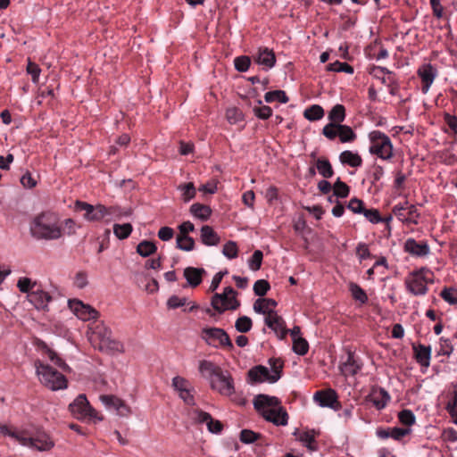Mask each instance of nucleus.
<instances>
[{"mask_svg": "<svg viewBox=\"0 0 457 457\" xmlns=\"http://www.w3.org/2000/svg\"><path fill=\"white\" fill-rule=\"evenodd\" d=\"M212 390L218 391L220 395L229 396L235 393L234 381L228 371H221L210 384Z\"/></svg>", "mask_w": 457, "mask_h": 457, "instance_id": "obj_13", "label": "nucleus"}, {"mask_svg": "<svg viewBox=\"0 0 457 457\" xmlns=\"http://www.w3.org/2000/svg\"><path fill=\"white\" fill-rule=\"evenodd\" d=\"M316 168L319 173L325 179H329L333 176L334 170L328 159L319 158L316 161Z\"/></svg>", "mask_w": 457, "mask_h": 457, "instance_id": "obj_36", "label": "nucleus"}, {"mask_svg": "<svg viewBox=\"0 0 457 457\" xmlns=\"http://www.w3.org/2000/svg\"><path fill=\"white\" fill-rule=\"evenodd\" d=\"M237 292L231 287L224 288L222 294L216 293L212 298V306L219 313L228 310H237L240 303L237 299Z\"/></svg>", "mask_w": 457, "mask_h": 457, "instance_id": "obj_7", "label": "nucleus"}, {"mask_svg": "<svg viewBox=\"0 0 457 457\" xmlns=\"http://www.w3.org/2000/svg\"><path fill=\"white\" fill-rule=\"evenodd\" d=\"M264 321L265 324L277 334L279 339L286 338L288 333V330L286 328V322L281 316L278 315L277 312L270 316H266Z\"/></svg>", "mask_w": 457, "mask_h": 457, "instance_id": "obj_19", "label": "nucleus"}, {"mask_svg": "<svg viewBox=\"0 0 457 457\" xmlns=\"http://www.w3.org/2000/svg\"><path fill=\"white\" fill-rule=\"evenodd\" d=\"M253 406L265 420L276 426H286L288 422V414L276 396L259 395L253 400Z\"/></svg>", "mask_w": 457, "mask_h": 457, "instance_id": "obj_2", "label": "nucleus"}, {"mask_svg": "<svg viewBox=\"0 0 457 457\" xmlns=\"http://www.w3.org/2000/svg\"><path fill=\"white\" fill-rule=\"evenodd\" d=\"M93 339L98 342V348L101 351L108 353L123 351L122 344L113 337L112 330L104 324H98L95 327Z\"/></svg>", "mask_w": 457, "mask_h": 457, "instance_id": "obj_5", "label": "nucleus"}, {"mask_svg": "<svg viewBox=\"0 0 457 457\" xmlns=\"http://www.w3.org/2000/svg\"><path fill=\"white\" fill-rule=\"evenodd\" d=\"M324 114V109L319 104H313L306 108L303 112V117L311 121L322 119Z\"/></svg>", "mask_w": 457, "mask_h": 457, "instance_id": "obj_35", "label": "nucleus"}, {"mask_svg": "<svg viewBox=\"0 0 457 457\" xmlns=\"http://www.w3.org/2000/svg\"><path fill=\"white\" fill-rule=\"evenodd\" d=\"M248 377L252 382L260 383L264 380L269 381V378L271 376L268 368L262 365H257L248 371Z\"/></svg>", "mask_w": 457, "mask_h": 457, "instance_id": "obj_29", "label": "nucleus"}, {"mask_svg": "<svg viewBox=\"0 0 457 457\" xmlns=\"http://www.w3.org/2000/svg\"><path fill=\"white\" fill-rule=\"evenodd\" d=\"M415 357L417 361L425 369H428L430 365L431 358V347L420 345L414 347Z\"/></svg>", "mask_w": 457, "mask_h": 457, "instance_id": "obj_30", "label": "nucleus"}, {"mask_svg": "<svg viewBox=\"0 0 457 457\" xmlns=\"http://www.w3.org/2000/svg\"><path fill=\"white\" fill-rule=\"evenodd\" d=\"M416 418L410 410H402V438L411 433V427L415 424Z\"/></svg>", "mask_w": 457, "mask_h": 457, "instance_id": "obj_32", "label": "nucleus"}, {"mask_svg": "<svg viewBox=\"0 0 457 457\" xmlns=\"http://www.w3.org/2000/svg\"><path fill=\"white\" fill-rule=\"evenodd\" d=\"M234 64H235V68L237 71H238L240 72H245L250 67L251 59L249 56L241 55V56L235 58Z\"/></svg>", "mask_w": 457, "mask_h": 457, "instance_id": "obj_55", "label": "nucleus"}, {"mask_svg": "<svg viewBox=\"0 0 457 457\" xmlns=\"http://www.w3.org/2000/svg\"><path fill=\"white\" fill-rule=\"evenodd\" d=\"M277 306V302L271 298H258L253 303V310L257 313H262L266 316L276 313L274 308Z\"/></svg>", "mask_w": 457, "mask_h": 457, "instance_id": "obj_23", "label": "nucleus"}, {"mask_svg": "<svg viewBox=\"0 0 457 457\" xmlns=\"http://www.w3.org/2000/svg\"><path fill=\"white\" fill-rule=\"evenodd\" d=\"M253 58L255 62L263 66L265 70L271 69L276 63L275 54L268 47H259L257 52L253 55Z\"/></svg>", "mask_w": 457, "mask_h": 457, "instance_id": "obj_18", "label": "nucleus"}, {"mask_svg": "<svg viewBox=\"0 0 457 457\" xmlns=\"http://www.w3.org/2000/svg\"><path fill=\"white\" fill-rule=\"evenodd\" d=\"M133 230L130 223L114 224L113 233L119 239H126L129 237Z\"/></svg>", "mask_w": 457, "mask_h": 457, "instance_id": "obj_42", "label": "nucleus"}, {"mask_svg": "<svg viewBox=\"0 0 457 457\" xmlns=\"http://www.w3.org/2000/svg\"><path fill=\"white\" fill-rule=\"evenodd\" d=\"M347 208L351 210L353 213L361 214L364 211V203L354 197L351 199L348 203Z\"/></svg>", "mask_w": 457, "mask_h": 457, "instance_id": "obj_63", "label": "nucleus"}, {"mask_svg": "<svg viewBox=\"0 0 457 457\" xmlns=\"http://www.w3.org/2000/svg\"><path fill=\"white\" fill-rule=\"evenodd\" d=\"M172 386L179 393H180L181 391H184V389L189 388L190 383L186 378L177 376L172 379Z\"/></svg>", "mask_w": 457, "mask_h": 457, "instance_id": "obj_64", "label": "nucleus"}, {"mask_svg": "<svg viewBox=\"0 0 457 457\" xmlns=\"http://www.w3.org/2000/svg\"><path fill=\"white\" fill-rule=\"evenodd\" d=\"M259 104H262V101H258ZM253 113L261 120H267L272 115V109L268 105L254 106Z\"/></svg>", "mask_w": 457, "mask_h": 457, "instance_id": "obj_53", "label": "nucleus"}, {"mask_svg": "<svg viewBox=\"0 0 457 457\" xmlns=\"http://www.w3.org/2000/svg\"><path fill=\"white\" fill-rule=\"evenodd\" d=\"M264 99L267 103L278 101L279 103L287 104L289 101V98L283 90H274L267 92L264 96Z\"/></svg>", "mask_w": 457, "mask_h": 457, "instance_id": "obj_43", "label": "nucleus"}, {"mask_svg": "<svg viewBox=\"0 0 457 457\" xmlns=\"http://www.w3.org/2000/svg\"><path fill=\"white\" fill-rule=\"evenodd\" d=\"M262 437V435L250 429H243L240 432V440L244 444H252Z\"/></svg>", "mask_w": 457, "mask_h": 457, "instance_id": "obj_52", "label": "nucleus"}, {"mask_svg": "<svg viewBox=\"0 0 457 457\" xmlns=\"http://www.w3.org/2000/svg\"><path fill=\"white\" fill-rule=\"evenodd\" d=\"M199 371L211 384L218 375H221L222 369L210 361L203 360L199 363Z\"/></svg>", "mask_w": 457, "mask_h": 457, "instance_id": "obj_22", "label": "nucleus"}, {"mask_svg": "<svg viewBox=\"0 0 457 457\" xmlns=\"http://www.w3.org/2000/svg\"><path fill=\"white\" fill-rule=\"evenodd\" d=\"M339 159L342 163L348 164L353 168L360 167L362 164L361 157L358 154L348 150L342 152Z\"/></svg>", "mask_w": 457, "mask_h": 457, "instance_id": "obj_33", "label": "nucleus"}, {"mask_svg": "<svg viewBox=\"0 0 457 457\" xmlns=\"http://www.w3.org/2000/svg\"><path fill=\"white\" fill-rule=\"evenodd\" d=\"M293 351L299 355H305L309 351V344L303 337L293 340Z\"/></svg>", "mask_w": 457, "mask_h": 457, "instance_id": "obj_48", "label": "nucleus"}, {"mask_svg": "<svg viewBox=\"0 0 457 457\" xmlns=\"http://www.w3.org/2000/svg\"><path fill=\"white\" fill-rule=\"evenodd\" d=\"M388 398L389 396L385 390L376 389L369 395L368 401L370 402L376 409L381 410L386 406Z\"/></svg>", "mask_w": 457, "mask_h": 457, "instance_id": "obj_28", "label": "nucleus"}, {"mask_svg": "<svg viewBox=\"0 0 457 457\" xmlns=\"http://www.w3.org/2000/svg\"><path fill=\"white\" fill-rule=\"evenodd\" d=\"M337 136L342 143L352 142L356 137L353 130L349 126L340 124L337 126Z\"/></svg>", "mask_w": 457, "mask_h": 457, "instance_id": "obj_44", "label": "nucleus"}, {"mask_svg": "<svg viewBox=\"0 0 457 457\" xmlns=\"http://www.w3.org/2000/svg\"><path fill=\"white\" fill-rule=\"evenodd\" d=\"M417 72L421 80V91L427 94L437 76V70L430 63H425L418 69Z\"/></svg>", "mask_w": 457, "mask_h": 457, "instance_id": "obj_16", "label": "nucleus"}, {"mask_svg": "<svg viewBox=\"0 0 457 457\" xmlns=\"http://www.w3.org/2000/svg\"><path fill=\"white\" fill-rule=\"evenodd\" d=\"M441 297L450 304H457V289L453 287L445 288L440 293Z\"/></svg>", "mask_w": 457, "mask_h": 457, "instance_id": "obj_57", "label": "nucleus"}, {"mask_svg": "<svg viewBox=\"0 0 457 457\" xmlns=\"http://www.w3.org/2000/svg\"><path fill=\"white\" fill-rule=\"evenodd\" d=\"M76 211H85L84 218L88 221H100L106 217V206L103 204L92 205L82 201H76Z\"/></svg>", "mask_w": 457, "mask_h": 457, "instance_id": "obj_12", "label": "nucleus"}, {"mask_svg": "<svg viewBox=\"0 0 457 457\" xmlns=\"http://www.w3.org/2000/svg\"><path fill=\"white\" fill-rule=\"evenodd\" d=\"M252 327L253 321L248 316H241L235 322V328L240 333H247Z\"/></svg>", "mask_w": 457, "mask_h": 457, "instance_id": "obj_46", "label": "nucleus"}, {"mask_svg": "<svg viewBox=\"0 0 457 457\" xmlns=\"http://www.w3.org/2000/svg\"><path fill=\"white\" fill-rule=\"evenodd\" d=\"M269 364L273 372V374H270L271 377L269 378V382L275 383L280 378L282 375V369L284 364L283 361L278 358H270L269 360Z\"/></svg>", "mask_w": 457, "mask_h": 457, "instance_id": "obj_34", "label": "nucleus"}, {"mask_svg": "<svg viewBox=\"0 0 457 457\" xmlns=\"http://www.w3.org/2000/svg\"><path fill=\"white\" fill-rule=\"evenodd\" d=\"M42 350L53 364L56 365L62 371H71V368L69 367V365L54 351L50 349L45 343H42Z\"/></svg>", "mask_w": 457, "mask_h": 457, "instance_id": "obj_27", "label": "nucleus"}, {"mask_svg": "<svg viewBox=\"0 0 457 457\" xmlns=\"http://www.w3.org/2000/svg\"><path fill=\"white\" fill-rule=\"evenodd\" d=\"M0 432L15 438L23 445L34 447L39 451H48L54 445L50 436L41 429H37L30 435L25 431H12L6 426L0 425Z\"/></svg>", "mask_w": 457, "mask_h": 457, "instance_id": "obj_3", "label": "nucleus"}, {"mask_svg": "<svg viewBox=\"0 0 457 457\" xmlns=\"http://www.w3.org/2000/svg\"><path fill=\"white\" fill-rule=\"evenodd\" d=\"M201 240L205 245H216L220 242V237L212 227L204 225L201 228Z\"/></svg>", "mask_w": 457, "mask_h": 457, "instance_id": "obj_31", "label": "nucleus"}, {"mask_svg": "<svg viewBox=\"0 0 457 457\" xmlns=\"http://www.w3.org/2000/svg\"><path fill=\"white\" fill-rule=\"evenodd\" d=\"M223 254L228 259H234L237 256L238 248L235 242L228 241L227 242L222 250Z\"/></svg>", "mask_w": 457, "mask_h": 457, "instance_id": "obj_61", "label": "nucleus"}, {"mask_svg": "<svg viewBox=\"0 0 457 457\" xmlns=\"http://www.w3.org/2000/svg\"><path fill=\"white\" fill-rule=\"evenodd\" d=\"M345 376H354L361 369V363L354 353L349 351L346 360L340 366Z\"/></svg>", "mask_w": 457, "mask_h": 457, "instance_id": "obj_20", "label": "nucleus"}, {"mask_svg": "<svg viewBox=\"0 0 457 457\" xmlns=\"http://www.w3.org/2000/svg\"><path fill=\"white\" fill-rule=\"evenodd\" d=\"M350 193V187L338 178L333 187V198H345Z\"/></svg>", "mask_w": 457, "mask_h": 457, "instance_id": "obj_41", "label": "nucleus"}, {"mask_svg": "<svg viewBox=\"0 0 457 457\" xmlns=\"http://www.w3.org/2000/svg\"><path fill=\"white\" fill-rule=\"evenodd\" d=\"M349 290L355 300L360 301L361 303H365L367 301L368 297L365 291L357 284L351 282L349 284Z\"/></svg>", "mask_w": 457, "mask_h": 457, "instance_id": "obj_50", "label": "nucleus"}, {"mask_svg": "<svg viewBox=\"0 0 457 457\" xmlns=\"http://www.w3.org/2000/svg\"><path fill=\"white\" fill-rule=\"evenodd\" d=\"M58 215L53 212H43L30 223V234L37 240H56L62 237V229Z\"/></svg>", "mask_w": 457, "mask_h": 457, "instance_id": "obj_1", "label": "nucleus"}, {"mask_svg": "<svg viewBox=\"0 0 457 457\" xmlns=\"http://www.w3.org/2000/svg\"><path fill=\"white\" fill-rule=\"evenodd\" d=\"M188 416L196 424L205 423L211 433L219 434L223 429V425L220 420H213L211 414L198 408L190 410Z\"/></svg>", "mask_w": 457, "mask_h": 457, "instance_id": "obj_11", "label": "nucleus"}, {"mask_svg": "<svg viewBox=\"0 0 457 457\" xmlns=\"http://www.w3.org/2000/svg\"><path fill=\"white\" fill-rule=\"evenodd\" d=\"M345 118V108L342 104H336L328 113L330 123L340 124Z\"/></svg>", "mask_w": 457, "mask_h": 457, "instance_id": "obj_38", "label": "nucleus"}, {"mask_svg": "<svg viewBox=\"0 0 457 457\" xmlns=\"http://www.w3.org/2000/svg\"><path fill=\"white\" fill-rule=\"evenodd\" d=\"M319 435V431L314 429H306L299 434L298 439L308 448V450L314 452L318 450L315 438Z\"/></svg>", "mask_w": 457, "mask_h": 457, "instance_id": "obj_26", "label": "nucleus"}, {"mask_svg": "<svg viewBox=\"0 0 457 457\" xmlns=\"http://www.w3.org/2000/svg\"><path fill=\"white\" fill-rule=\"evenodd\" d=\"M270 288V283L265 279H258L253 285V292L258 296H264Z\"/></svg>", "mask_w": 457, "mask_h": 457, "instance_id": "obj_56", "label": "nucleus"}, {"mask_svg": "<svg viewBox=\"0 0 457 457\" xmlns=\"http://www.w3.org/2000/svg\"><path fill=\"white\" fill-rule=\"evenodd\" d=\"M262 258L263 253L261 250L254 251L251 259L249 260V268L253 271L260 270Z\"/></svg>", "mask_w": 457, "mask_h": 457, "instance_id": "obj_58", "label": "nucleus"}, {"mask_svg": "<svg viewBox=\"0 0 457 457\" xmlns=\"http://www.w3.org/2000/svg\"><path fill=\"white\" fill-rule=\"evenodd\" d=\"M226 118L230 124H237L243 120V112L237 107H231L227 109Z\"/></svg>", "mask_w": 457, "mask_h": 457, "instance_id": "obj_51", "label": "nucleus"}, {"mask_svg": "<svg viewBox=\"0 0 457 457\" xmlns=\"http://www.w3.org/2000/svg\"><path fill=\"white\" fill-rule=\"evenodd\" d=\"M69 307L79 319L85 321L96 320L99 315L96 309L77 299L69 300Z\"/></svg>", "mask_w": 457, "mask_h": 457, "instance_id": "obj_14", "label": "nucleus"}, {"mask_svg": "<svg viewBox=\"0 0 457 457\" xmlns=\"http://www.w3.org/2000/svg\"><path fill=\"white\" fill-rule=\"evenodd\" d=\"M403 248L406 253L416 258L425 257L430 252L429 245L426 241H416L412 238L406 240Z\"/></svg>", "mask_w": 457, "mask_h": 457, "instance_id": "obj_17", "label": "nucleus"}, {"mask_svg": "<svg viewBox=\"0 0 457 457\" xmlns=\"http://www.w3.org/2000/svg\"><path fill=\"white\" fill-rule=\"evenodd\" d=\"M179 244L182 242V240H187L188 245L185 246L187 252L192 251L195 248V240L188 236L189 232H193L195 230V226L190 221H184L179 226Z\"/></svg>", "mask_w": 457, "mask_h": 457, "instance_id": "obj_24", "label": "nucleus"}, {"mask_svg": "<svg viewBox=\"0 0 457 457\" xmlns=\"http://www.w3.org/2000/svg\"><path fill=\"white\" fill-rule=\"evenodd\" d=\"M432 272L425 269L413 272L405 280L406 287L415 295H424L428 289V283L432 281Z\"/></svg>", "mask_w": 457, "mask_h": 457, "instance_id": "obj_9", "label": "nucleus"}, {"mask_svg": "<svg viewBox=\"0 0 457 457\" xmlns=\"http://www.w3.org/2000/svg\"><path fill=\"white\" fill-rule=\"evenodd\" d=\"M370 152L377 154L381 159H388L392 156L393 147L388 137L380 131H372L370 134Z\"/></svg>", "mask_w": 457, "mask_h": 457, "instance_id": "obj_10", "label": "nucleus"}, {"mask_svg": "<svg viewBox=\"0 0 457 457\" xmlns=\"http://www.w3.org/2000/svg\"><path fill=\"white\" fill-rule=\"evenodd\" d=\"M377 436L380 438L392 437L395 440H400V428L395 427L393 428H378L377 430Z\"/></svg>", "mask_w": 457, "mask_h": 457, "instance_id": "obj_47", "label": "nucleus"}, {"mask_svg": "<svg viewBox=\"0 0 457 457\" xmlns=\"http://www.w3.org/2000/svg\"><path fill=\"white\" fill-rule=\"evenodd\" d=\"M205 270L203 268L187 267L184 270V277L192 287L199 286L203 281Z\"/></svg>", "mask_w": 457, "mask_h": 457, "instance_id": "obj_25", "label": "nucleus"}, {"mask_svg": "<svg viewBox=\"0 0 457 457\" xmlns=\"http://www.w3.org/2000/svg\"><path fill=\"white\" fill-rule=\"evenodd\" d=\"M190 212L202 220H208L212 213L209 206L198 203L191 205Z\"/></svg>", "mask_w": 457, "mask_h": 457, "instance_id": "obj_37", "label": "nucleus"}, {"mask_svg": "<svg viewBox=\"0 0 457 457\" xmlns=\"http://www.w3.org/2000/svg\"><path fill=\"white\" fill-rule=\"evenodd\" d=\"M313 399L321 407L337 410L340 406V403L337 400V394L331 388L317 391L313 395Z\"/></svg>", "mask_w": 457, "mask_h": 457, "instance_id": "obj_15", "label": "nucleus"}, {"mask_svg": "<svg viewBox=\"0 0 457 457\" xmlns=\"http://www.w3.org/2000/svg\"><path fill=\"white\" fill-rule=\"evenodd\" d=\"M28 300L37 308V309H45L48 303L52 300L51 295L41 290L39 287H37L35 290H32L28 295Z\"/></svg>", "mask_w": 457, "mask_h": 457, "instance_id": "obj_21", "label": "nucleus"}, {"mask_svg": "<svg viewBox=\"0 0 457 457\" xmlns=\"http://www.w3.org/2000/svg\"><path fill=\"white\" fill-rule=\"evenodd\" d=\"M327 71L335 72H345L348 74L353 73V68L351 65L346 62H341L339 61L329 63L327 66Z\"/></svg>", "mask_w": 457, "mask_h": 457, "instance_id": "obj_45", "label": "nucleus"}, {"mask_svg": "<svg viewBox=\"0 0 457 457\" xmlns=\"http://www.w3.org/2000/svg\"><path fill=\"white\" fill-rule=\"evenodd\" d=\"M361 213L372 223H378L382 220L379 212L376 209L364 208V211Z\"/></svg>", "mask_w": 457, "mask_h": 457, "instance_id": "obj_62", "label": "nucleus"}, {"mask_svg": "<svg viewBox=\"0 0 457 457\" xmlns=\"http://www.w3.org/2000/svg\"><path fill=\"white\" fill-rule=\"evenodd\" d=\"M446 410L449 412L453 422L457 425V387L453 391V398L447 403Z\"/></svg>", "mask_w": 457, "mask_h": 457, "instance_id": "obj_54", "label": "nucleus"}, {"mask_svg": "<svg viewBox=\"0 0 457 457\" xmlns=\"http://www.w3.org/2000/svg\"><path fill=\"white\" fill-rule=\"evenodd\" d=\"M178 189L181 192L184 202H188L195 196L196 190L193 182L180 184Z\"/></svg>", "mask_w": 457, "mask_h": 457, "instance_id": "obj_40", "label": "nucleus"}, {"mask_svg": "<svg viewBox=\"0 0 457 457\" xmlns=\"http://www.w3.org/2000/svg\"><path fill=\"white\" fill-rule=\"evenodd\" d=\"M17 287L22 293H27L28 295L37 288V283L33 282L29 278H21L17 282Z\"/></svg>", "mask_w": 457, "mask_h": 457, "instance_id": "obj_49", "label": "nucleus"}, {"mask_svg": "<svg viewBox=\"0 0 457 457\" xmlns=\"http://www.w3.org/2000/svg\"><path fill=\"white\" fill-rule=\"evenodd\" d=\"M26 71L28 74L31 76L32 81L34 83H37L41 72V69L39 68V66L37 63L31 62L30 59H29Z\"/></svg>", "mask_w": 457, "mask_h": 457, "instance_id": "obj_60", "label": "nucleus"}, {"mask_svg": "<svg viewBox=\"0 0 457 457\" xmlns=\"http://www.w3.org/2000/svg\"><path fill=\"white\" fill-rule=\"evenodd\" d=\"M157 247L154 242L148 240H143L137 246V253L143 257L150 256L154 253Z\"/></svg>", "mask_w": 457, "mask_h": 457, "instance_id": "obj_39", "label": "nucleus"}, {"mask_svg": "<svg viewBox=\"0 0 457 457\" xmlns=\"http://www.w3.org/2000/svg\"><path fill=\"white\" fill-rule=\"evenodd\" d=\"M35 367L41 383L49 389L56 391L67 387L68 381L65 376L50 365L36 361Z\"/></svg>", "mask_w": 457, "mask_h": 457, "instance_id": "obj_4", "label": "nucleus"}, {"mask_svg": "<svg viewBox=\"0 0 457 457\" xmlns=\"http://www.w3.org/2000/svg\"><path fill=\"white\" fill-rule=\"evenodd\" d=\"M202 338L213 347L233 350L234 345L228 333L220 328H205L202 330Z\"/></svg>", "mask_w": 457, "mask_h": 457, "instance_id": "obj_8", "label": "nucleus"}, {"mask_svg": "<svg viewBox=\"0 0 457 457\" xmlns=\"http://www.w3.org/2000/svg\"><path fill=\"white\" fill-rule=\"evenodd\" d=\"M69 411L77 420L94 421L103 420V417L90 405L84 394L79 395L74 401L70 403Z\"/></svg>", "mask_w": 457, "mask_h": 457, "instance_id": "obj_6", "label": "nucleus"}, {"mask_svg": "<svg viewBox=\"0 0 457 457\" xmlns=\"http://www.w3.org/2000/svg\"><path fill=\"white\" fill-rule=\"evenodd\" d=\"M439 350L438 354L439 355H445L449 356L453 351V346L448 338L440 337L439 339Z\"/></svg>", "mask_w": 457, "mask_h": 457, "instance_id": "obj_59", "label": "nucleus"}]
</instances>
